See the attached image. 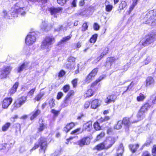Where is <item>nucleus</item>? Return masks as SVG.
Returning a JSON list of instances; mask_svg holds the SVG:
<instances>
[{
	"instance_id": "864d4df0",
	"label": "nucleus",
	"mask_w": 156,
	"mask_h": 156,
	"mask_svg": "<svg viewBox=\"0 0 156 156\" xmlns=\"http://www.w3.org/2000/svg\"><path fill=\"white\" fill-rule=\"evenodd\" d=\"M152 154L153 156H156V145L153 146L152 150Z\"/></svg>"
},
{
	"instance_id": "6ab92c4d",
	"label": "nucleus",
	"mask_w": 156,
	"mask_h": 156,
	"mask_svg": "<svg viewBox=\"0 0 156 156\" xmlns=\"http://www.w3.org/2000/svg\"><path fill=\"white\" fill-rule=\"evenodd\" d=\"M74 126L75 124L73 122L68 123L66 125V126L64 128V130L66 133H67L72 129Z\"/></svg>"
},
{
	"instance_id": "58836bf2",
	"label": "nucleus",
	"mask_w": 156,
	"mask_h": 156,
	"mask_svg": "<svg viewBox=\"0 0 156 156\" xmlns=\"http://www.w3.org/2000/svg\"><path fill=\"white\" fill-rule=\"evenodd\" d=\"M94 78L93 76H91V75L89 74L86 79V82L87 83H89Z\"/></svg>"
},
{
	"instance_id": "8fccbe9b",
	"label": "nucleus",
	"mask_w": 156,
	"mask_h": 156,
	"mask_svg": "<svg viewBox=\"0 0 156 156\" xmlns=\"http://www.w3.org/2000/svg\"><path fill=\"white\" fill-rule=\"evenodd\" d=\"M88 26L87 24V23H84L82 27L81 30L83 31H85L88 28Z\"/></svg>"
},
{
	"instance_id": "79ce46f5",
	"label": "nucleus",
	"mask_w": 156,
	"mask_h": 156,
	"mask_svg": "<svg viewBox=\"0 0 156 156\" xmlns=\"http://www.w3.org/2000/svg\"><path fill=\"white\" fill-rule=\"evenodd\" d=\"M55 100L52 98L50 99L48 101V104L51 108L53 107L55 105Z\"/></svg>"
},
{
	"instance_id": "aec40b11",
	"label": "nucleus",
	"mask_w": 156,
	"mask_h": 156,
	"mask_svg": "<svg viewBox=\"0 0 156 156\" xmlns=\"http://www.w3.org/2000/svg\"><path fill=\"white\" fill-rule=\"evenodd\" d=\"M41 29L43 30L48 31L49 29L48 27V22L46 21H42V24L41 26Z\"/></svg>"
},
{
	"instance_id": "5fc2aeb1",
	"label": "nucleus",
	"mask_w": 156,
	"mask_h": 156,
	"mask_svg": "<svg viewBox=\"0 0 156 156\" xmlns=\"http://www.w3.org/2000/svg\"><path fill=\"white\" fill-rule=\"evenodd\" d=\"M77 79H74L72 81V83L73 84V86L74 87H76L77 85Z\"/></svg>"
},
{
	"instance_id": "a18cd8bd",
	"label": "nucleus",
	"mask_w": 156,
	"mask_h": 156,
	"mask_svg": "<svg viewBox=\"0 0 156 156\" xmlns=\"http://www.w3.org/2000/svg\"><path fill=\"white\" fill-rule=\"evenodd\" d=\"M105 5H106V11L108 12H110L111 11L113 8L112 5H106V2L105 3Z\"/></svg>"
},
{
	"instance_id": "9b49d317",
	"label": "nucleus",
	"mask_w": 156,
	"mask_h": 156,
	"mask_svg": "<svg viewBox=\"0 0 156 156\" xmlns=\"http://www.w3.org/2000/svg\"><path fill=\"white\" fill-rule=\"evenodd\" d=\"M92 124V122L89 121L83 124L82 128L83 131L88 132L91 131L93 129Z\"/></svg>"
},
{
	"instance_id": "bb28decb",
	"label": "nucleus",
	"mask_w": 156,
	"mask_h": 156,
	"mask_svg": "<svg viewBox=\"0 0 156 156\" xmlns=\"http://www.w3.org/2000/svg\"><path fill=\"white\" fill-rule=\"evenodd\" d=\"M139 147V145L138 144L135 145L131 144L129 145V149L133 153L136 152Z\"/></svg>"
},
{
	"instance_id": "13d9d810",
	"label": "nucleus",
	"mask_w": 156,
	"mask_h": 156,
	"mask_svg": "<svg viewBox=\"0 0 156 156\" xmlns=\"http://www.w3.org/2000/svg\"><path fill=\"white\" fill-rule=\"evenodd\" d=\"M105 135V133L103 132H101L99 135H98L97 137V140H99L101 138L103 137Z\"/></svg>"
},
{
	"instance_id": "7c9ffc66",
	"label": "nucleus",
	"mask_w": 156,
	"mask_h": 156,
	"mask_svg": "<svg viewBox=\"0 0 156 156\" xmlns=\"http://www.w3.org/2000/svg\"><path fill=\"white\" fill-rule=\"evenodd\" d=\"M126 6L127 3L126 2L124 1H122L119 4V10H121L123 9Z\"/></svg>"
},
{
	"instance_id": "4468645a",
	"label": "nucleus",
	"mask_w": 156,
	"mask_h": 156,
	"mask_svg": "<svg viewBox=\"0 0 156 156\" xmlns=\"http://www.w3.org/2000/svg\"><path fill=\"white\" fill-rule=\"evenodd\" d=\"M12 99L11 98H5L3 100L2 106L4 108H7L12 101Z\"/></svg>"
},
{
	"instance_id": "de8ad7c7",
	"label": "nucleus",
	"mask_w": 156,
	"mask_h": 156,
	"mask_svg": "<svg viewBox=\"0 0 156 156\" xmlns=\"http://www.w3.org/2000/svg\"><path fill=\"white\" fill-rule=\"evenodd\" d=\"M35 90V87L32 89L27 94V95L29 96L30 98H32L34 94V92Z\"/></svg>"
},
{
	"instance_id": "37998d69",
	"label": "nucleus",
	"mask_w": 156,
	"mask_h": 156,
	"mask_svg": "<svg viewBox=\"0 0 156 156\" xmlns=\"http://www.w3.org/2000/svg\"><path fill=\"white\" fill-rule=\"evenodd\" d=\"M94 129L96 130H100L101 129V127L100 126L99 124L98 121L94 123Z\"/></svg>"
},
{
	"instance_id": "2f4dec72",
	"label": "nucleus",
	"mask_w": 156,
	"mask_h": 156,
	"mask_svg": "<svg viewBox=\"0 0 156 156\" xmlns=\"http://www.w3.org/2000/svg\"><path fill=\"white\" fill-rule=\"evenodd\" d=\"M46 128V125H44L43 123H40L39 127L38 129V131L39 132H42Z\"/></svg>"
},
{
	"instance_id": "6e6552de",
	"label": "nucleus",
	"mask_w": 156,
	"mask_h": 156,
	"mask_svg": "<svg viewBox=\"0 0 156 156\" xmlns=\"http://www.w3.org/2000/svg\"><path fill=\"white\" fill-rule=\"evenodd\" d=\"M156 16V10H151L149 11L146 15L145 19H147V21L146 22V24L150 23L149 21L154 18Z\"/></svg>"
},
{
	"instance_id": "09e8293b",
	"label": "nucleus",
	"mask_w": 156,
	"mask_h": 156,
	"mask_svg": "<svg viewBox=\"0 0 156 156\" xmlns=\"http://www.w3.org/2000/svg\"><path fill=\"white\" fill-rule=\"evenodd\" d=\"M24 51L26 55H29L30 53V48L28 47L25 48L24 49Z\"/></svg>"
},
{
	"instance_id": "c9c22d12",
	"label": "nucleus",
	"mask_w": 156,
	"mask_h": 156,
	"mask_svg": "<svg viewBox=\"0 0 156 156\" xmlns=\"http://www.w3.org/2000/svg\"><path fill=\"white\" fill-rule=\"evenodd\" d=\"M97 34H95L93 35L90 39V42L91 43H94L97 40Z\"/></svg>"
},
{
	"instance_id": "bf43d9fd",
	"label": "nucleus",
	"mask_w": 156,
	"mask_h": 156,
	"mask_svg": "<svg viewBox=\"0 0 156 156\" xmlns=\"http://www.w3.org/2000/svg\"><path fill=\"white\" fill-rule=\"evenodd\" d=\"M74 91L73 90H70L69 93L67 94L66 96V98H70V97L74 94Z\"/></svg>"
},
{
	"instance_id": "f257e3e1",
	"label": "nucleus",
	"mask_w": 156,
	"mask_h": 156,
	"mask_svg": "<svg viewBox=\"0 0 156 156\" xmlns=\"http://www.w3.org/2000/svg\"><path fill=\"white\" fill-rule=\"evenodd\" d=\"M39 146L40 147V149L39 150V152L44 154L47 147V143L45 138L41 137L39 139L37 142L34 144V147L30 150V151L36 150Z\"/></svg>"
},
{
	"instance_id": "ddd939ff",
	"label": "nucleus",
	"mask_w": 156,
	"mask_h": 156,
	"mask_svg": "<svg viewBox=\"0 0 156 156\" xmlns=\"http://www.w3.org/2000/svg\"><path fill=\"white\" fill-rule=\"evenodd\" d=\"M90 139L88 137L82 138L78 141L77 143L80 147H82L85 145H87L90 143Z\"/></svg>"
},
{
	"instance_id": "cd10ccee",
	"label": "nucleus",
	"mask_w": 156,
	"mask_h": 156,
	"mask_svg": "<svg viewBox=\"0 0 156 156\" xmlns=\"http://www.w3.org/2000/svg\"><path fill=\"white\" fill-rule=\"evenodd\" d=\"M93 91L91 89H90L87 90V92L84 94V96L86 98H89L93 95Z\"/></svg>"
},
{
	"instance_id": "e433bc0d",
	"label": "nucleus",
	"mask_w": 156,
	"mask_h": 156,
	"mask_svg": "<svg viewBox=\"0 0 156 156\" xmlns=\"http://www.w3.org/2000/svg\"><path fill=\"white\" fill-rule=\"evenodd\" d=\"M152 58L151 56H147L144 61V63L145 65L148 64L151 61Z\"/></svg>"
},
{
	"instance_id": "a19ab883",
	"label": "nucleus",
	"mask_w": 156,
	"mask_h": 156,
	"mask_svg": "<svg viewBox=\"0 0 156 156\" xmlns=\"http://www.w3.org/2000/svg\"><path fill=\"white\" fill-rule=\"evenodd\" d=\"M98 71V68H96L93 69L89 74L91 75V76H93L94 77L97 74Z\"/></svg>"
},
{
	"instance_id": "0eeeda50",
	"label": "nucleus",
	"mask_w": 156,
	"mask_h": 156,
	"mask_svg": "<svg viewBox=\"0 0 156 156\" xmlns=\"http://www.w3.org/2000/svg\"><path fill=\"white\" fill-rule=\"evenodd\" d=\"M115 142L114 138L109 137L103 142L105 147V149H107L111 147Z\"/></svg>"
},
{
	"instance_id": "f8f14e48",
	"label": "nucleus",
	"mask_w": 156,
	"mask_h": 156,
	"mask_svg": "<svg viewBox=\"0 0 156 156\" xmlns=\"http://www.w3.org/2000/svg\"><path fill=\"white\" fill-rule=\"evenodd\" d=\"M29 62L26 61L22 64H20L17 69L18 72L20 73L24 70H26L29 67Z\"/></svg>"
},
{
	"instance_id": "e2e57ef3",
	"label": "nucleus",
	"mask_w": 156,
	"mask_h": 156,
	"mask_svg": "<svg viewBox=\"0 0 156 156\" xmlns=\"http://www.w3.org/2000/svg\"><path fill=\"white\" fill-rule=\"evenodd\" d=\"M63 93L61 92L58 93L57 95V99L58 100L60 99L63 96Z\"/></svg>"
},
{
	"instance_id": "2eb2a0df",
	"label": "nucleus",
	"mask_w": 156,
	"mask_h": 156,
	"mask_svg": "<svg viewBox=\"0 0 156 156\" xmlns=\"http://www.w3.org/2000/svg\"><path fill=\"white\" fill-rule=\"evenodd\" d=\"M146 86L147 87H152L154 84V80L151 77H148L146 80Z\"/></svg>"
},
{
	"instance_id": "052dcab7",
	"label": "nucleus",
	"mask_w": 156,
	"mask_h": 156,
	"mask_svg": "<svg viewBox=\"0 0 156 156\" xmlns=\"http://www.w3.org/2000/svg\"><path fill=\"white\" fill-rule=\"evenodd\" d=\"M65 71L63 70H61L58 73V76L59 77H62L65 74Z\"/></svg>"
},
{
	"instance_id": "c756f323",
	"label": "nucleus",
	"mask_w": 156,
	"mask_h": 156,
	"mask_svg": "<svg viewBox=\"0 0 156 156\" xmlns=\"http://www.w3.org/2000/svg\"><path fill=\"white\" fill-rule=\"evenodd\" d=\"M95 149L101 151L103 149H105V147L104 144L103 143L98 144L94 147Z\"/></svg>"
},
{
	"instance_id": "4d7b16f0",
	"label": "nucleus",
	"mask_w": 156,
	"mask_h": 156,
	"mask_svg": "<svg viewBox=\"0 0 156 156\" xmlns=\"http://www.w3.org/2000/svg\"><path fill=\"white\" fill-rule=\"evenodd\" d=\"M2 16L4 18H9V17L8 15V13L5 10H4L3 11Z\"/></svg>"
},
{
	"instance_id": "b1692460",
	"label": "nucleus",
	"mask_w": 156,
	"mask_h": 156,
	"mask_svg": "<svg viewBox=\"0 0 156 156\" xmlns=\"http://www.w3.org/2000/svg\"><path fill=\"white\" fill-rule=\"evenodd\" d=\"M105 76H106L105 75H102L100 76L98 79L96 80L95 82H94L92 84L91 86V88H93V87L95 86L98 82H99L100 81L103 79L105 77Z\"/></svg>"
},
{
	"instance_id": "f03ea898",
	"label": "nucleus",
	"mask_w": 156,
	"mask_h": 156,
	"mask_svg": "<svg viewBox=\"0 0 156 156\" xmlns=\"http://www.w3.org/2000/svg\"><path fill=\"white\" fill-rule=\"evenodd\" d=\"M55 38L52 36L49 35L46 37L42 42L41 45V48L49 51L52 45L55 42Z\"/></svg>"
},
{
	"instance_id": "dca6fc26",
	"label": "nucleus",
	"mask_w": 156,
	"mask_h": 156,
	"mask_svg": "<svg viewBox=\"0 0 156 156\" xmlns=\"http://www.w3.org/2000/svg\"><path fill=\"white\" fill-rule=\"evenodd\" d=\"M101 101L98 99H95L92 101L91 102V107L93 109H95L99 106L101 103Z\"/></svg>"
},
{
	"instance_id": "338daca9",
	"label": "nucleus",
	"mask_w": 156,
	"mask_h": 156,
	"mask_svg": "<svg viewBox=\"0 0 156 156\" xmlns=\"http://www.w3.org/2000/svg\"><path fill=\"white\" fill-rule=\"evenodd\" d=\"M60 153L58 151H56L52 154L51 156H58L59 155Z\"/></svg>"
},
{
	"instance_id": "393cba45",
	"label": "nucleus",
	"mask_w": 156,
	"mask_h": 156,
	"mask_svg": "<svg viewBox=\"0 0 156 156\" xmlns=\"http://www.w3.org/2000/svg\"><path fill=\"white\" fill-rule=\"evenodd\" d=\"M19 85L18 82H16L13 85L12 87L9 90V93L10 94H12L15 92Z\"/></svg>"
},
{
	"instance_id": "7ed1b4c3",
	"label": "nucleus",
	"mask_w": 156,
	"mask_h": 156,
	"mask_svg": "<svg viewBox=\"0 0 156 156\" xmlns=\"http://www.w3.org/2000/svg\"><path fill=\"white\" fill-rule=\"evenodd\" d=\"M25 8H21L20 6V3H16L14 7L12 8V11L11 15L14 17H17V14L20 13L22 16H24L25 14V12L24 11Z\"/></svg>"
},
{
	"instance_id": "f704fd0d",
	"label": "nucleus",
	"mask_w": 156,
	"mask_h": 156,
	"mask_svg": "<svg viewBox=\"0 0 156 156\" xmlns=\"http://www.w3.org/2000/svg\"><path fill=\"white\" fill-rule=\"evenodd\" d=\"M11 126V123L7 122L2 127V129L3 131H5L7 130Z\"/></svg>"
},
{
	"instance_id": "1a4fd4ad",
	"label": "nucleus",
	"mask_w": 156,
	"mask_h": 156,
	"mask_svg": "<svg viewBox=\"0 0 156 156\" xmlns=\"http://www.w3.org/2000/svg\"><path fill=\"white\" fill-rule=\"evenodd\" d=\"M76 58L72 56H70L68 57L67 61L69 63L66 65V67L68 69H72L73 68L75 65V62Z\"/></svg>"
},
{
	"instance_id": "f3484780",
	"label": "nucleus",
	"mask_w": 156,
	"mask_h": 156,
	"mask_svg": "<svg viewBox=\"0 0 156 156\" xmlns=\"http://www.w3.org/2000/svg\"><path fill=\"white\" fill-rule=\"evenodd\" d=\"M145 112L140 109L137 115L138 120L135 122H137L141 120L145 117Z\"/></svg>"
},
{
	"instance_id": "39448f33",
	"label": "nucleus",
	"mask_w": 156,
	"mask_h": 156,
	"mask_svg": "<svg viewBox=\"0 0 156 156\" xmlns=\"http://www.w3.org/2000/svg\"><path fill=\"white\" fill-rule=\"evenodd\" d=\"M36 34L34 32L30 33L25 39V42L27 45L33 44L36 41Z\"/></svg>"
},
{
	"instance_id": "9d476101",
	"label": "nucleus",
	"mask_w": 156,
	"mask_h": 156,
	"mask_svg": "<svg viewBox=\"0 0 156 156\" xmlns=\"http://www.w3.org/2000/svg\"><path fill=\"white\" fill-rule=\"evenodd\" d=\"M62 9L59 7L55 8L51 7L49 9V11H50L51 15L55 17H56L58 14L62 11Z\"/></svg>"
},
{
	"instance_id": "c85d7f7f",
	"label": "nucleus",
	"mask_w": 156,
	"mask_h": 156,
	"mask_svg": "<svg viewBox=\"0 0 156 156\" xmlns=\"http://www.w3.org/2000/svg\"><path fill=\"white\" fill-rule=\"evenodd\" d=\"M122 121V124H123L127 127H129L130 124L129 119L127 118H124Z\"/></svg>"
},
{
	"instance_id": "5701e85b",
	"label": "nucleus",
	"mask_w": 156,
	"mask_h": 156,
	"mask_svg": "<svg viewBox=\"0 0 156 156\" xmlns=\"http://www.w3.org/2000/svg\"><path fill=\"white\" fill-rule=\"evenodd\" d=\"M151 106L149 103H147L143 105L140 109L145 113L148 110Z\"/></svg>"
},
{
	"instance_id": "0e129e2a",
	"label": "nucleus",
	"mask_w": 156,
	"mask_h": 156,
	"mask_svg": "<svg viewBox=\"0 0 156 156\" xmlns=\"http://www.w3.org/2000/svg\"><path fill=\"white\" fill-rule=\"evenodd\" d=\"M134 83H133V82H132L130 83V84H129V85L127 87V89H126V90L125 91H126L128 89H131L132 87H133V86L134 85Z\"/></svg>"
},
{
	"instance_id": "3c124183",
	"label": "nucleus",
	"mask_w": 156,
	"mask_h": 156,
	"mask_svg": "<svg viewBox=\"0 0 156 156\" xmlns=\"http://www.w3.org/2000/svg\"><path fill=\"white\" fill-rule=\"evenodd\" d=\"M137 3L133 2L132 5L130 6L129 8V13H130L131 12L135 6L137 5Z\"/></svg>"
},
{
	"instance_id": "4be33fe9",
	"label": "nucleus",
	"mask_w": 156,
	"mask_h": 156,
	"mask_svg": "<svg viewBox=\"0 0 156 156\" xmlns=\"http://www.w3.org/2000/svg\"><path fill=\"white\" fill-rule=\"evenodd\" d=\"M41 113L40 110L37 109L33 112L32 113V115L30 117V120H32L36 118Z\"/></svg>"
},
{
	"instance_id": "473e14b6",
	"label": "nucleus",
	"mask_w": 156,
	"mask_h": 156,
	"mask_svg": "<svg viewBox=\"0 0 156 156\" xmlns=\"http://www.w3.org/2000/svg\"><path fill=\"white\" fill-rule=\"evenodd\" d=\"M146 98L145 96L143 94L140 93L139 96H138L137 97V100L138 101H144Z\"/></svg>"
},
{
	"instance_id": "c03bdc74",
	"label": "nucleus",
	"mask_w": 156,
	"mask_h": 156,
	"mask_svg": "<svg viewBox=\"0 0 156 156\" xmlns=\"http://www.w3.org/2000/svg\"><path fill=\"white\" fill-rule=\"evenodd\" d=\"M43 95L44 94L43 93H41L36 95L34 99L37 101H39L41 100Z\"/></svg>"
},
{
	"instance_id": "6e6d98bb",
	"label": "nucleus",
	"mask_w": 156,
	"mask_h": 156,
	"mask_svg": "<svg viewBox=\"0 0 156 156\" xmlns=\"http://www.w3.org/2000/svg\"><path fill=\"white\" fill-rule=\"evenodd\" d=\"M93 28L95 30H97L99 29L100 26L97 23H94L93 25Z\"/></svg>"
},
{
	"instance_id": "20e7f679",
	"label": "nucleus",
	"mask_w": 156,
	"mask_h": 156,
	"mask_svg": "<svg viewBox=\"0 0 156 156\" xmlns=\"http://www.w3.org/2000/svg\"><path fill=\"white\" fill-rule=\"evenodd\" d=\"M156 39V34L152 33L148 36L146 40L142 42H140L139 44L136 45L137 47L139 46L141 44L142 45L145 46L148 45L149 44L153 43Z\"/></svg>"
},
{
	"instance_id": "774afa93",
	"label": "nucleus",
	"mask_w": 156,
	"mask_h": 156,
	"mask_svg": "<svg viewBox=\"0 0 156 156\" xmlns=\"http://www.w3.org/2000/svg\"><path fill=\"white\" fill-rule=\"evenodd\" d=\"M142 156H151V155L148 152L145 151L143 153Z\"/></svg>"
},
{
	"instance_id": "a211bd4d",
	"label": "nucleus",
	"mask_w": 156,
	"mask_h": 156,
	"mask_svg": "<svg viewBox=\"0 0 156 156\" xmlns=\"http://www.w3.org/2000/svg\"><path fill=\"white\" fill-rule=\"evenodd\" d=\"M115 96L113 95L108 96L105 100V103L108 104L112 102H114Z\"/></svg>"
},
{
	"instance_id": "69168bd1",
	"label": "nucleus",
	"mask_w": 156,
	"mask_h": 156,
	"mask_svg": "<svg viewBox=\"0 0 156 156\" xmlns=\"http://www.w3.org/2000/svg\"><path fill=\"white\" fill-rule=\"evenodd\" d=\"M90 105V103L89 102H86L84 105V107L85 108H88Z\"/></svg>"
},
{
	"instance_id": "49530a36",
	"label": "nucleus",
	"mask_w": 156,
	"mask_h": 156,
	"mask_svg": "<svg viewBox=\"0 0 156 156\" xmlns=\"http://www.w3.org/2000/svg\"><path fill=\"white\" fill-rule=\"evenodd\" d=\"M69 101L70 98H66V97L64 100V103L63 104V105L64 107L67 106L69 104Z\"/></svg>"
},
{
	"instance_id": "a878e982",
	"label": "nucleus",
	"mask_w": 156,
	"mask_h": 156,
	"mask_svg": "<svg viewBox=\"0 0 156 156\" xmlns=\"http://www.w3.org/2000/svg\"><path fill=\"white\" fill-rule=\"evenodd\" d=\"M72 37L71 34L69 35L64 37H63L62 39L58 42V44L60 45L64 43L65 42H67L70 39L71 37Z\"/></svg>"
},
{
	"instance_id": "ea45409f",
	"label": "nucleus",
	"mask_w": 156,
	"mask_h": 156,
	"mask_svg": "<svg viewBox=\"0 0 156 156\" xmlns=\"http://www.w3.org/2000/svg\"><path fill=\"white\" fill-rule=\"evenodd\" d=\"M110 118L108 116H105L104 118L101 117L100 119L98 120V122L100 123H102L103 122L108 120Z\"/></svg>"
},
{
	"instance_id": "72a5a7b5",
	"label": "nucleus",
	"mask_w": 156,
	"mask_h": 156,
	"mask_svg": "<svg viewBox=\"0 0 156 156\" xmlns=\"http://www.w3.org/2000/svg\"><path fill=\"white\" fill-rule=\"evenodd\" d=\"M122 121L120 120L118 121L117 124L114 126V129H120L122 127Z\"/></svg>"
},
{
	"instance_id": "412c9836",
	"label": "nucleus",
	"mask_w": 156,
	"mask_h": 156,
	"mask_svg": "<svg viewBox=\"0 0 156 156\" xmlns=\"http://www.w3.org/2000/svg\"><path fill=\"white\" fill-rule=\"evenodd\" d=\"M27 99L26 96H23L19 99V105L17 107H20L21 105L25 103Z\"/></svg>"
},
{
	"instance_id": "603ef678",
	"label": "nucleus",
	"mask_w": 156,
	"mask_h": 156,
	"mask_svg": "<svg viewBox=\"0 0 156 156\" xmlns=\"http://www.w3.org/2000/svg\"><path fill=\"white\" fill-rule=\"evenodd\" d=\"M69 85H66L63 87V90L64 92H67L69 89Z\"/></svg>"
},
{
	"instance_id": "4c0bfd02",
	"label": "nucleus",
	"mask_w": 156,
	"mask_h": 156,
	"mask_svg": "<svg viewBox=\"0 0 156 156\" xmlns=\"http://www.w3.org/2000/svg\"><path fill=\"white\" fill-rule=\"evenodd\" d=\"M124 148L123 144H121L119 145L117 150V152H118L120 153H123L124 152Z\"/></svg>"
},
{
	"instance_id": "680f3d73",
	"label": "nucleus",
	"mask_w": 156,
	"mask_h": 156,
	"mask_svg": "<svg viewBox=\"0 0 156 156\" xmlns=\"http://www.w3.org/2000/svg\"><path fill=\"white\" fill-rule=\"evenodd\" d=\"M80 129H75L73 131H72L71 133V134H77L79 133V131Z\"/></svg>"
},
{
	"instance_id": "423d86ee",
	"label": "nucleus",
	"mask_w": 156,
	"mask_h": 156,
	"mask_svg": "<svg viewBox=\"0 0 156 156\" xmlns=\"http://www.w3.org/2000/svg\"><path fill=\"white\" fill-rule=\"evenodd\" d=\"M12 68L10 66H5L3 69L0 70V78H6L7 75L10 73Z\"/></svg>"
}]
</instances>
